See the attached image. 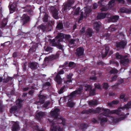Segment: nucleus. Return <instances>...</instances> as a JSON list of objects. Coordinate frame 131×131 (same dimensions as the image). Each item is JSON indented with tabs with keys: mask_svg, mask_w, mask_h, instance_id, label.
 I'll use <instances>...</instances> for the list:
<instances>
[{
	"mask_svg": "<svg viewBox=\"0 0 131 131\" xmlns=\"http://www.w3.org/2000/svg\"><path fill=\"white\" fill-rule=\"evenodd\" d=\"M58 127L51 125L50 127L51 131H57Z\"/></svg>",
	"mask_w": 131,
	"mask_h": 131,
	"instance_id": "obj_48",
	"label": "nucleus"
},
{
	"mask_svg": "<svg viewBox=\"0 0 131 131\" xmlns=\"http://www.w3.org/2000/svg\"><path fill=\"white\" fill-rule=\"evenodd\" d=\"M68 61H66L64 63L63 65L60 66L59 67L60 68H62L63 69H65L64 67H68Z\"/></svg>",
	"mask_w": 131,
	"mask_h": 131,
	"instance_id": "obj_42",
	"label": "nucleus"
},
{
	"mask_svg": "<svg viewBox=\"0 0 131 131\" xmlns=\"http://www.w3.org/2000/svg\"><path fill=\"white\" fill-rule=\"evenodd\" d=\"M52 49V48L51 47L49 46H47L46 48L45 49V51L48 52L51 50Z\"/></svg>",
	"mask_w": 131,
	"mask_h": 131,
	"instance_id": "obj_58",
	"label": "nucleus"
},
{
	"mask_svg": "<svg viewBox=\"0 0 131 131\" xmlns=\"http://www.w3.org/2000/svg\"><path fill=\"white\" fill-rule=\"evenodd\" d=\"M91 12V9L90 8H86L85 10L84 15L83 16V13L82 12H81L80 17L79 19V20H82L83 17L86 18L87 15L90 13Z\"/></svg>",
	"mask_w": 131,
	"mask_h": 131,
	"instance_id": "obj_7",
	"label": "nucleus"
},
{
	"mask_svg": "<svg viewBox=\"0 0 131 131\" xmlns=\"http://www.w3.org/2000/svg\"><path fill=\"white\" fill-rule=\"evenodd\" d=\"M109 73L111 74H115L118 73V71L116 69H112L109 71Z\"/></svg>",
	"mask_w": 131,
	"mask_h": 131,
	"instance_id": "obj_38",
	"label": "nucleus"
},
{
	"mask_svg": "<svg viewBox=\"0 0 131 131\" xmlns=\"http://www.w3.org/2000/svg\"><path fill=\"white\" fill-rule=\"evenodd\" d=\"M85 91H89L92 88V87L91 85L88 84H86L85 85Z\"/></svg>",
	"mask_w": 131,
	"mask_h": 131,
	"instance_id": "obj_37",
	"label": "nucleus"
},
{
	"mask_svg": "<svg viewBox=\"0 0 131 131\" xmlns=\"http://www.w3.org/2000/svg\"><path fill=\"white\" fill-rule=\"evenodd\" d=\"M96 74L95 72L94 73V76H91L90 78V79L91 80L93 81L96 80L97 79V78L95 77Z\"/></svg>",
	"mask_w": 131,
	"mask_h": 131,
	"instance_id": "obj_54",
	"label": "nucleus"
},
{
	"mask_svg": "<svg viewBox=\"0 0 131 131\" xmlns=\"http://www.w3.org/2000/svg\"><path fill=\"white\" fill-rule=\"evenodd\" d=\"M101 25V23L100 21H95L94 23V28L95 30L97 32H98L99 31Z\"/></svg>",
	"mask_w": 131,
	"mask_h": 131,
	"instance_id": "obj_14",
	"label": "nucleus"
},
{
	"mask_svg": "<svg viewBox=\"0 0 131 131\" xmlns=\"http://www.w3.org/2000/svg\"><path fill=\"white\" fill-rule=\"evenodd\" d=\"M51 84L49 82H45L43 85V88L45 89H47L48 88L46 87L47 86H50Z\"/></svg>",
	"mask_w": 131,
	"mask_h": 131,
	"instance_id": "obj_35",
	"label": "nucleus"
},
{
	"mask_svg": "<svg viewBox=\"0 0 131 131\" xmlns=\"http://www.w3.org/2000/svg\"><path fill=\"white\" fill-rule=\"evenodd\" d=\"M110 50L109 47L108 46H106L105 48V53L103 54H102V58H104L107 55Z\"/></svg>",
	"mask_w": 131,
	"mask_h": 131,
	"instance_id": "obj_21",
	"label": "nucleus"
},
{
	"mask_svg": "<svg viewBox=\"0 0 131 131\" xmlns=\"http://www.w3.org/2000/svg\"><path fill=\"white\" fill-rule=\"evenodd\" d=\"M80 9V7H78L75 9L74 8V14L76 15H78L79 13Z\"/></svg>",
	"mask_w": 131,
	"mask_h": 131,
	"instance_id": "obj_44",
	"label": "nucleus"
},
{
	"mask_svg": "<svg viewBox=\"0 0 131 131\" xmlns=\"http://www.w3.org/2000/svg\"><path fill=\"white\" fill-rule=\"evenodd\" d=\"M85 27H83L80 30V32L81 34H82L84 33L85 32Z\"/></svg>",
	"mask_w": 131,
	"mask_h": 131,
	"instance_id": "obj_61",
	"label": "nucleus"
},
{
	"mask_svg": "<svg viewBox=\"0 0 131 131\" xmlns=\"http://www.w3.org/2000/svg\"><path fill=\"white\" fill-rule=\"evenodd\" d=\"M21 18V22L23 25H24L28 23L30 19L29 17L27 14H24Z\"/></svg>",
	"mask_w": 131,
	"mask_h": 131,
	"instance_id": "obj_5",
	"label": "nucleus"
},
{
	"mask_svg": "<svg viewBox=\"0 0 131 131\" xmlns=\"http://www.w3.org/2000/svg\"><path fill=\"white\" fill-rule=\"evenodd\" d=\"M89 105L93 106L97 105V101H89Z\"/></svg>",
	"mask_w": 131,
	"mask_h": 131,
	"instance_id": "obj_28",
	"label": "nucleus"
},
{
	"mask_svg": "<svg viewBox=\"0 0 131 131\" xmlns=\"http://www.w3.org/2000/svg\"><path fill=\"white\" fill-rule=\"evenodd\" d=\"M123 56L119 54V53L117 52L116 53V58L117 59H122V57Z\"/></svg>",
	"mask_w": 131,
	"mask_h": 131,
	"instance_id": "obj_50",
	"label": "nucleus"
},
{
	"mask_svg": "<svg viewBox=\"0 0 131 131\" xmlns=\"http://www.w3.org/2000/svg\"><path fill=\"white\" fill-rule=\"evenodd\" d=\"M102 8L100 10L102 12L105 11L109 9L106 6L101 7Z\"/></svg>",
	"mask_w": 131,
	"mask_h": 131,
	"instance_id": "obj_49",
	"label": "nucleus"
},
{
	"mask_svg": "<svg viewBox=\"0 0 131 131\" xmlns=\"http://www.w3.org/2000/svg\"><path fill=\"white\" fill-rule=\"evenodd\" d=\"M125 118L124 117H121L119 118H117L114 120V122H119V120H122Z\"/></svg>",
	"mask_w": 131,
	"mask_h": 131,
	"instance_id": "obj_57",
	"label": "nucleus"
},
{
	"mask_svg": "<svg viewBox=\"0 0 131 131\" xmlns=\"http://www.w3.org/2000/svg\"><path fill=\"white\" fill-rule=\"evenodd\" d=\"M42 105V107L43 108H46L48 105L50 104V102L49 101H47Z\"/></svg>",
	"mask_w": 131,
	"mask_h": 131,
	"instance_id": "obj_39",
	"label": "nucleus"
},
{
	"mask_svg": "<svg viewBox=\"0 0 131 131\" xmlns=\"http://www.w3.org/2000/svg\"><path fill=\"white\" fill-rule=\"evenodd\" d=\"M38 97L39 98V100L38 101L36 102V104H38V103H40V104H43L44 103L45 99L47 98L46 96L41 94L40 93L39 94Z\"/></svg>",
	"mask_w": 131,
	"mask_h": 131,
	"instance_id": "obj_8",
	"label": "nucleus"
},
{
	"mask_svg": "<svg viewBox=\"0 0 131 131\" xmlns=\"http://www.w3.org/2000/svg\"><path fill=\"white\" fill-rule=\"evenodd\" d=\"M89 91V95L90 96H93L95 95V89L94 88L91 89Z\"/></svg>",
	"mask_w": 131,
	"mask_h": 131,
	"instance_id": "obj_33",
	"label": "nucleus"
},
{
	"mask_svg": "<svg viewBox=\"0 0 131 131\" xmlns=\"http://www.w3.org/2000/svg\"><path fill=\"white\" fill-rule=\"evenodd\" d=\"M76 66V64L73 62L70 61L69 62L68 66L72 68H75Z\"/></svg>",
	"mask_w": 131,
	"mask_h": 131,
	"instance_id": "obj_30",
	"label": "nucleus"
},
{
	"mask_svg": "<svg viewBox=\"0 0 131 131\" xmlns=\"http://www.w3.org/2000/svg\"><path fill=\"white\" fill-rule=\"evenodd\" d=\"M75 40L74 39H71L68 40L69 44L70 45H73L74 43V42Z\"/></svg>",
	"mask_w": 131,
	"mask_h": 131,
	"instance_id": "obj_46",
	"label": "nucleus"
},
{
	"mask_svg": "<svg viewBox=\"0 0 131 131\" xmlns=\"http://www.w3.org/2000/svg\"><path fill=\"white\" fill-rule=\"evenodd\" d=\"M59 57L58 54H56V55H53L52 56V58L53 59H56L58 58Z\"/></svg>",
	"mask_w": 131,
	"mask_h": 131,
	"instance_id": "obj_64",
	"label": "nucleus"
},
{
	"mask_svg": "<svg viewBox=\"0 0 131 131\" xmlns=\"http://www.w3.org/2000/svg\"><path fill=\"white\" fill-rule=\"evenodd\" d=\"M120 11L121 13H129V9L124 7L121 8L120 9Z\"/></svg>",
	"mask_w": 131,
	"mask_h": 131,
	"instance_id": "obj_25",
	"label": "nucleus"
},
{
	"mask_svg": "<svg viewBox=\"0 0 131 131\" xmlns=\"http://www.w3.org/2000/svg\"><path fill=\"white\" fill-rule=\"evenodd\" d=\"M98 5L96 3H95L93 4V8L95 9L98 7Z\"/></svg>",
	"mask_w": 131,
	"mask_h": 131,
	"instance_id": "obj_62",
	"label": "nucleus"
},
{
	"mask_svg": "<svg viewBox=\"0 0 131 131\" xmlns=\"http://www.w3.org/2000/svg\"><path fill=\"white\" fill-rule=\"evenodd\" d=\"M38 28L39 29H41L42 31L44 32L46 30L47 31L50 30L51 29V26H50V25L46 26L45 25H44L41 24L38 27Z\"/></svg>",
	"mask_w": 131,
	"mask_h": 131,
	"instance_id": "obj_11",
	"label": "nucleus"
},
{
	"mask_svg": "<svg viewBox=\"0 0 131 131\" xmlns=\"http://www.w3.org/2000/svg\"><path fill=\"white\" fill-rule=\"evenodd\" d=\"M19 125L17 122H15L12 127V130L13 131H17L19 130Z\"/></svg>",
	"mask_w": 131,
	"mask_h": 131,
	"instance_id": "obj_17",
	"label": "nucleus"
},
{
	"mask_svg": "<svg viewBox=\"0 0 131 131\" xmlns=\"http://www.w3.org/2000/svg\"><path fill=\"white\" fill-rule=\"evenodd\" d=\"M76 51V54L77 56L79 57L83 55L84 49L83 48L80 47L78 48Z\"/></svg>",
	"mask_w": 131,
	"mask_h": 131,
	"instance_id": "obj_12",
	"label": "nucleus"
},
{
	"mask_svg": "<svg viewBox=\"0 0 131 131\" xmlns=\"http://www.w3.org/2000/svg\"><path fill=\"white\" fill-rule=\"evenodd\" d=\"M103 111L102 114L105 116H107V115L110 114H115L118 115H120L121 111L119 110H115L110 111L109 109H105L103 108H101L100 107H97L95 110L93 109H90L88 110H84L81 112V113L83 114H89L90 113L99 114L101 112V111Z\"/></svg>",
	"mask_w": 131,
	"mask_h": 131,
	"instance_id": "obj_1",
	"label": "nucleus"
},
{
	"mask_svg": "<svg viewBox=\"0 0 131 131\" xmlns=\"http://www.w3.org/2000/svg\"><path fill=\"white\" fill-rule=\"evenodd\" d=\"M60 119L61 121V123L63 124V126H64L66 124V120L64 118H61Z\"/></svg>",
	"mask_w": 131,
	"mask_h": 131,
	"instance_id": "obj_56",
	"label": "nucleus"
},
{
	"mask_svg": "<svg viewBox=\"0 0 131 131\" xmlns=\"http://www.w3.org/2000/svg\"><path fill=\"white\" fill-rule=\"evenodd\" d=\"M103 113V112L102 113L100 114L98 117V119L99 120H100V124L101 125H102L103 123L107 122L108 120V119L107 118H102L101 117V116L102 115H103L102 114Z\"/></svg>",
	"mask_w": 131,
	"mask_h": 131,
	"instance_id": "obj_16",
	"label": "nucleus"
},
{
	"mask_svg": "<svg viewBox=\"0 0 131 131\" xmlns=\"http://www.w3.org/2000/svg\"><path fill=\"white\" fill-rule=\"evenodd\" d=\"M78 94L75 91H74L71 93L70 95L72 97H74L75 96V95Z\"/></svg>",
	"mask_w": 131,
	"mask_h": 131,
	"instance_id": "obj_55",
	"label": "nucleus"
},
{
	"mask_svg": "<svg viewBox=\"0 0 131 131\" xmlns=\"http://www.w3.org/2000/svg\"><path fill=\"white\" fill-rule=\"evenodd\" d=\"M64 88V87L63 86L62 87L61 89L58 92V93L59 94H61L63 92V91Z\"/></svg>",
	"mask_w": 131,
	"mask_h": 131,
	"instance_id": "obj_59",
	"label": "nucleus"
},
{
	"mask_svg": "<svg viewBox=\"0 0 131 131\" xmlns=\"http://www.w3.org/2000/svg\"><path fill=\"white\" fill-rule=\"evenodd\" d=\"M73 74L72 73H70L69 75H68L67 76V78L68 79V80L67 81V82H72L71 79L72 77L73 76Z\"/></svg>",
	"mask_w": 131,
	"mask_h": 131,
	"instance_id": "obj_32",
	"label": "nucleus"
},
{
	"mask_svg": "<svg viewBox=\"0 0 131 131\" xmlns=\"http://www.w3.org/2000/svg\"><path fill=\"white\" fill-rule=\"evenodd\" d=\"M130 106L128 102L127 104H125L124 106L121 107L120 108L122 110H124L125 109L126 110H128L130 107Z\"/></svg>",
	"mask_w": 131,
	"mask_h": 131,
	"instance_id": "obj_29",
	"label": "nucleus"
},
{
	"mask_svg": "<svg viewBox=\"0 0 131 131\" xmlns=\"http://www.w3.org/2000/svg\"><path fill=\"white\" fill-rule=\"evenodd\" d=\"M28 67L32 70L37 69L39 66V64L35 62H30L28 63Z\"/></svg>",
	"mask_w": 131,
	"mask_h": 131,
	"instance_id": "obj_4",
	"label": "nucleus"
},
{
	"mask_svg": "<svg viewBox=\"0 0 131 131\" xmlns=\"http://www.w3.org/2000/svg\"><path fill=\"white\" fill-rule=\"evenodd\" d=\"M17 109V107L16 106H14L11 108L10 110V113H15Z\"/></svg>",
	"mask_w": 131,
	"mask_h": 131,
	"instance_id": "obj_27",
	"label": "nucleus"
},
{
	"mask_svg": "<svg viewBox=\"0 0 131 131\" xmlns=\"http://www.w3.org/2000/svg\"><path fill=\"white\" fill-rule=\"evenodd\" d=\"M97 64L99 65H102L103 66L104 65V63L102 62V61H99L97 63Z\"/></svg>",
	"mask_w": 131,
	"mask_h": 131,
	"instance_id": "obj_63",
	"label": "nucleus"
},
{
	"mask_svg": "<svg viewBox=\"0 0 131 131\" xmlns=\"http://www.w3.org/2000/svg\"><path fill=\"white\" fill-rule=\"evenodd\" d=\"M67 105L69 107H72L74 106V104L73 102H69L67 103Z\"/></svg>",
	"mask_w": 131,
	"mask_h": 131,
	"instance_id": "obj_47",
	"label": "nucleus"
},
{
	"mask_svg": "<svg viewBox=\"0 0 131 131\" xmlns=\"http://www.w3.org/2000/svg\"><path fill=\"white\" fill-rule=\"evenodd\" d=\"M17 7V5L15 3L11 4L9 7L10 12V13H13L16 10Z\"/></svg>",
	"mask_w": 131,
	"mask_h": 131,
	"instance_id": "obj_18",
	"label": "nucleus"
},
{
	"mask_svg": "<svg viewBox=\"0 0 131 131\" xmlns=\"http://www.w3.org/2000/svg\"><path fill=\"white\" fill-rule=\"evenodd\" d=\"M117 75H115L112 76L111 78V80L110 81V82H112L114 81H115L117 77Z\"/></svg>",
	"mask_w": 131,
	"mask_h": 131,
	"instance_id": "obj_41",
	"label": "nucleus"
},
{
	"mask_svg": "<svg viewBox=\"0 0 131 131\" xmlns=\"http://www.w3.org/2000/svg\"><path fill=\"white\" fill-rule=\"evenodd\" d=\"M50 10L51 12L53 17L56 19L58 18V11L54 7L51 6L50 8Z\"/></svg>",
	"mask_w": 131,
	"mask_h": 131,
	"instance_id": "obj_3",
	"label": "nucleus"
},
{
	"mask_svg": "<svg viewBox=\"0 0 131 131\" xmlns=\"http://www.w3.org/2000/svg\"><path fill=\"white\" fill-rule=\"evenodd\" d=\"M119 16L118 15H115L113 16L110 18L111 21L113 22H116L118 20Z\"/></svg>",
	"mask_w": 131,
	"mask_h": 131,
	"instance_id": "obj_26",
	"label": "nucleus"
},
{
	"mask_svg": "<svg viewBox=\"0 0 131 131\" xmlns=\"http://www.w3.org/2000/svg\"><path fill=\"white\" fill-rule=\"evenodd\" d=\"M103 88L105 90L107 89L109 87L108 84L107 83H104L103 84Z\"/></svg>",
	"mask_w": 131,
	"mask_h": 131,
	"instance_id": "obj_51",
	"label": "nucleus"
},
{
	"mask_svg": "<svg viewBox=\"0 0 131 131\" xmlns=\"http://www.w3.org/2000/svg\"><path fill=\"white\" fill-rule=\"evenodd\" d=\"M56 28L57 30H62L63 28V25L62 23L59 22L57 25Z\"/></svg>",
	"mask_w": 131,
	"mask_h": 131,
	"instance_id": "obj_24",
	"label": "nucleus"
},
{
	"mask_svg": "<svg viewBox=\"0 0 131 131\" xmlns=\"http://www.w3.org/2000/svg\"><path fill=\"white\" fill-rule=\"evenodd\" d=\"M65 34L63 33H58L57 36L56 37V39H58V42H60L63 40V39L64 38Z\"/></svg>",
	"mask_w": 131,
	"mask_h": 131,
	"instance_id": "obj_13",
	"label": "nucleus"
},
{
	"mask_svg": "<svg viewBox=\"0 0 131 131\" xmlns=\"http://www.w3.org/2000/svg\"><path fill=\"white\" fill-rule=\"evenodd\" d=\"M74 2V0H68L66 3L64 4L62 9V12L63 13L67 12L71 8V6Z\"/></svg>",
	"mask_w": 131,
	"mask_h": 131,
	"instance_id": "obj_2",
	"label": "nucleus"
},
{
	"mask_svg": "<svg viewBox=\"0 0 131 131\" xmlns=\"http://www.w3.org/2000/svg\"><path fill=\"white\" fill-rule=\"evenodd\" d=\"M36 50V48L34 47H32L29 50L30 52H33L35 51Z\"/></svg>",
	"mask_w": 131,
	"mask_h": 131,
	"instance_id": "obj_53",
	"label": "nucleus"
},
{
	"mask_svg": "<svg viewBox=\"0 0 131 131\" xmlns=\"http://www.w3.org/2000/svg\"><path fill=\"white\" fill-rule=\"evenodd\" d=\"M55 80L58 84H60L61 83L62 81V79L60 75L57 74L55 78Z\"/></svg>",
	"mask_w": 131,
	"mask_h": 131,
	"instance_id": "obj_22",
	"label": "nucleus"
},
{
	"mask_svg": "<svg viewBox=\"0 0 131 131\" xmlns=\"http://www.w3.org/2000/svg\"><path fill=\"white\" fill-rule=\"evenodd\" d=\"M104 0H100L98 2V3L101 7L104 6L105 4L103 3Z\"/></svg>",
	"mask_w": 131,
	"mask_h": 131,
	"instance_id": "obj_40",
	"label": "nucleus"
},
{
	"mask_svg": "<svg viewBox=\"0 0 131 131\" xmlns=\"http://www.w3.org/2000/svg\"><path fill=\"white\" fill-rule=\"evenodd\" d=\"M126 44V43L123 41H121L119 42H117L116 43V46L117 48H124Z\"/></svg>",
	"mask_w": 131,
	"mask_h": 131,
	"instance_id": "obj_10",
	"label": "nucleus"
},
{
	"mask_svg": "<svg viewBox=\"0 0 131 131\" xmlns=\"http://www.w3.org/2000/svg\"><path fill=\"white\" fill-rule=\"evenodd\" d=\"M7 23V20L4 19L2 22L1 23V26L2 27H4L6 25Z\"/></svg>",
	"mask_w": 131,
	"mask_h": 131,
	"instance_id": "obj_43",
	"label": "nucleus"
},
{
	"mask_svg": "<svg viewBox=\"0 0 131 131\" xmlns=\"http://www.w3.org/2000/svg\"><path fill=\"white\" fill-rule=\"evenodd\" d=\"M12 78L11 77H8L6 78L3 79V82L4 83H7L10 80H12Z\"/></svg>",
	"mask_w": 131,
	"mask_h": 131,
	"instance_id": "obj_36",
	"label": "nucleus"
},
{
	"mask_svg": "<svg viewBox=\"0 0 131 131\" xmlns=\"http://www.w3.org/2000/svg\"><path fill=\"white\" fill-rule=\"evenodd\" d=\"M48 16L47 14L45 15L43 18V21L44 22H47L48 21Z\"/></svg>",
	"mask_w": 131,
	"mask_h": 131,
	"instance_id": "obj_52",
	"label": "nucleus"
},
{
	"mask_svg": "<svg viewBox=\"0 0 131 131\" xmlns=\"http://www.w3.org/2000/svg\"><path fill=\"white\" fill-rule=\"evenodd\" d=\"M60 111L58 108H55L53 111H51L50 113L51 116L54 119L57 118L58 115V112Z\"/></svg>",
	"mask_w": 131,
	"mask_h": 131,
	"instance_id": "obj_6",
	"label": "nucleus"
},
{
	"mask_svg": "<svg viewBox=\"0 0 131 131\" xmlns=\"http://www.w3.org/2000/svg\"><path fill=\"white\" fill-rule=\"evenodd\" d=\"M45 115L46 113L45 112L40 111L37 113L35 115V117L37 120H39Z\"/></svg>",
	"mask_w": 131,
	"mask_h": 131,
	"instance_id": "obj_9",
	"label": "nucleus"
},
{
	"mask_svg": "<svg viewBox=\"0 0 131 131\" xmlns=\"http://www.w3.org/2000/svg\"><path fill=\"white\" fill-rule=\"evenodd\" d=\"M93 33V30L91 28H89L86 31L85 35L87 36L90 37L92 36Z\"/></svg>",
	"mask_w": 131,
	"mask_h": 131,
	"instance_id": "obj_19",
	"label": "nucleus"
},
{
	"mask_svg": "<svg viewBox=\"0 0 131 131\" xmlns=\"http://www.w3.org/2000/svg\"><path fill=\"white\" fill-rule=\"evenodd\" d=\"M94 85L95 86L94 89H99V90H101V86L99 83H95L94 84Z\"/></svg>",
	"mask_w": 131,
	"mask_h": 131,
	"instance_id": "obj_45",
	"label": "nucleus"
},
{
	"mask_svg": "<svg viewBox=\"0 0 131 131\" xmlns=\"http://www.w3.org/2000/svg\"><path fill=\"white\" fill-rule=\"evenodd\" d=\"M82 90V86H80L78 88L77 90L75 91L78 94H79L81 93V91Z\"/></svg>",
	"mask_w": 131,
	"mask_h": 131,
	"instance_id": "obj_34",
	"label": "nucleus"
},
{
	"mask_svg": "<svg viewBox=\"0 0 131 131\" xmlns=\"http://www.w3.org/2000/svg\"><path fill=\"white\" fill-rule=\"evenodd\" d=\"M22 100L20 99H18L16 101V105L17 107L19 108H21L22 106Z\"/></svg>",
	"mask_w": 131,
	"mask_h": 131,
	"instance_id": "obj_23",
	"label": "nucleus"
},
{
	"mask_svg": "<svg viewBox=\"0 0 131 131\" xmlns=\"http://www.w3.org/2000/svg\"><path fill=\"white\" fill-rule=\"evenodd\" d=\"M129 62V60L128 58L122 59L120 61V63L126 67L128 66Z\"/></svg>",
	"mask_w": 131,
	"mask_h": 131,
	"instance_id": "obj_15",
	"label": "nucleus"
},
{
	"mask_svg": "<svg viewBox=\"0 0 131 131\" xmlns=\"http://www.w3.org/2000/svg\"><path fill=\"white\" fill-rule=\"evenodd\" d=\"M107 13H101L99 14L97 16L98 19H103L105 18Z\"/></svg>",
	"mask_w": 131,
	"mask_h": 131,
	"instance_id": "obj_20",
	"label": "nucleus"
},
{
	"mask_svg": "<svg viewBox=\"0 0 131 131\" xmlns=\"http://www.w3.org/2000/svg\"><path fill=\"white\" fill-rule=\"evenodd\" d=\"M71 36L69 35L65 34L64 38L66 40H68L71 38Z\"/></svg>",
	"mask_w": 131,
	"mask_h": 131,
	"instance_id": "obj_60",
	"label": "nucleus"
},
{
	"mask_svg": "<svg viewBox=\"0 0 131 131\" xmlns=\"http://www.w3.org/2000/svg\"><path fill=\"white\" fill-rule=\"evenodd\" d=\"M88 127V125L84 123H82L80 124V127L83 130H85Z\"/></svg>",
	"mask_w": 131,
	"mask_h": 131,
	"instance_id": "obj_31",
	"label": "nucleus"
}]
</instances>
